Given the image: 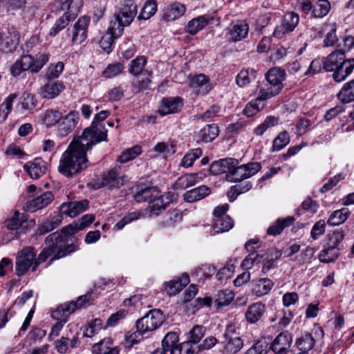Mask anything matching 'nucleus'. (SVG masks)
Instances as JSON below:
<instances>
[{
  "label": "nucleus",
  "mask_w": 354,
  "mask_h": 354,
  "mask_svg": "<svg viewBox=\"0 0 354 354\" xmlns=\"http://www.w3.org/2000/svg\"><path fill=\"white\" fill-rule=\"evenodd\" d=\"M91 130L92 129L82 132L80 136L71 142L67 149L62 153L58 171L65 177L73 178L86 169L88 166L86 151L99 143V140H93V136H95V132Z\"/></svg>",
  "instance_id": "nucleus-1"
},
{
  "label": "nucleus",
  "mask_w": 354,
  "mask_h": 354,
  "mask_svg": "<svg viewBox=\"0 0 354 354\" xmlns=\"http://www.w3.org/2000/svg\"><path fill=\"white\" fill-rule=\"evenodd\" d=\"M69 240L66 239L60 231H57L49 234L45 240L46 248H44L36 258V261L32 268L35 271L39 265L47 260L52 254H54L51 261L59 259L77 250V245L73 242L65 247V243Z\"/></svg>",
  "instance_id": "nucleus-2"
},
{
  "label": "nucleus",
  "mask_w": 354,
  "mask_h": 354,
  "mask_svg": "<svg viewBox=\"0 0 354 354\" xmlns=\"http://www.w3.org/2000/svg\"><path fill=\"white\" fill-rule=\"evenodd\" d=\"M49 56L41 53L33 57L31 55H22L11 67V74L16 77L22 72L30 70L32 73H38L48 62Z\"/></svg>",
  "instance_id": "nucleus-3"
},
{
  "label": "nucleus",
  "mask_w": 354,
  "mask_h": 354,
  "mask_svg": "<svg viewBox=\"0 0 354 354\" xmlns=\"http://www.w3.org/2000/svg\"><path fill=\"white\" fill-rule=\"evenodd\" d=\"M82 7L81 0H66L61 4V10L64 11V15L55 23L49 31V35L54 37L64 29L68 23L74 19Z\"/></svg>",
  "instance_id": "nucleus-4"
},
{
  "label": "nucleus",
  "mask_w": 354,
  "mask_h": 354,
  "mask_svg": "<svg viewBox=\"0 0 354 354\" xmlns=\"http://www.w3.org/2000/svg\"><path fill=\"white\" fill-rule=\"evenodd\" d=\"M223 354H236L244 346L240 328L234 324H228L223 334Z\"/></svg>",
  "instance_id": "nucleus-5"
},
{
  "label": "nucleus",
  "mask_w": 354,
  "mask_h": 354,
  "mask_svg": "<svg viewBox=\"0 0 354 354\" xmlns=\"http://www.w3.org/2000/svg\"><path fill=\"white\" fill-rule=\"evenodd\" d=\"M266 77L268 84L261 86L260 88L264 90L270 96L274 97L279 94L283 87V81L286 77V73L280 68L274 67L270 69Z\"/></svg>",
  "instance_id": "nucleus-6"
},
{
  "label": "nucleus",
  "mask_w": 354,
  "mask_h": 354,
  "mask_svg": "<svg viewBox=\"0 0 354 354\" xmlns=\"http://www.w3.org/2000/svg\"><path fill=\"white\" fill-rule=\"evenodd\" d=\"M164 316L159 309L150 310L136 323L137 332L144 334L157 329L164 322Z\"/></svg>",
  "instance_id": "nucleus-7"
},
{
  "label": "nucleus",
  "mask_w": 354,
  "mask_h": 354,
  "mask_svg": "<svg viewBox=\"0 0 354 354\" xmlns=\"http://www.w3.org/2000/svg\"><path fill=\"white\" fill-rule=\"evenodd\" d=\"M36 261V252L32 246H28L18 252L15 262V270L17 276H23Z\"/></svg>",
  "instance_id": "nucleus-8"
},
{
  "label": "nucleus",
  "mask_w": 354,
  "mask_h": 354,
  "mask_svg": "<svg viewBox=\"0 0 354 354\" xmlns=\"http://www.w3.org/2000/svg\"><path fill=\"white\" fill-rule=\"evenodd\" d=\"M77 304L75 303H66L59 306L52 313V317L58 322L53 326L51 330V334L55 336L59 335L64 324L68 321V316L76 310Z\"/></svg>",
  "instance_id": "nucleus-9"
},
{
  "label": "nucleus",
  "mask_w": 354,
  "mask_h": 354,
  "mask_svg": "<svg viewBox=\"0 0 354 354\" xmlns=\"http://www.w3.org/2000/svg\"><path fill=\"white\" fill-rule=\"evenodd\" d=\"M260 169L261 165L257 162H250L240 166L235 165L231 169L230 174L227 175V177L231 181L239 182L254 175Z\"/></svg>",
  "instance_id": "nucleus-10"
},
{
  "label": "nucleus",
  "mask_w": 354,
  "mask_h": 354,
  "mask_svg": "<svg viewBox=\"0 0 354 354\" xmlns=\"http://www.w3.org/2000/svg\"><path fill=\"white\" fill-rule=\"evenodd\" d=\"M299 21V16L294 12L286 13L283 18L280 25L277 26L273 32V36L276 38L281 39L287 35L291 33Z\"/></svg>",
  "instance_id": "nucleus-11"
},
{
  "label": "nucleus",
  "mask_w": 354,
  "mask_h": 354,
  "mask_svg": "<svg viewBox=\"0 0 354 354\" xmlns=\"http://www.w3.org/2000/svg\"><path fill=\"white\" fill-rule=\"evenodd\" d=\"M20 41V32L16 27L11 26L7 29V32L0 42V50L6 53L14 52Z\"/></svg>",
  "instance_id": "nucleus-12"
},
{
  "label": "nucleus",
  "mask_w": 354,
  "mask_h": 354,
  "mask_svg": "<svg viewBox=\"0 0 354 354\" xmlns=\"http://www.w3.org/2000/svg\"><path fill=\"white\" fill-rule=\"evenodd\" d=\"M109 115L110 112L109 111H101L98 113L95 114L91 125L89 127L85 129L83 132H85L88 129H92L91 131L95 132V136H93V140H99V142L101 141H106V130L104 129V127H101V126H99L97 123L104 121L109 117Z\"/></svg>",
  "instance_id": "nucleus-13"
},
{
  "label": "nucleus",
  "mask_w": 354,
  "mask_h": 354,
  "mask_svg": "<svg viewBox=\"0 0 354 354\" xmlns=\"http://www.w3.org/2000/svg\"><path fill=\"white\" fill-rule=\"evenodd\" d=\"M292 341V337L288 332H283L279 334L271 344L272 351L276 354H288L289 348Z\"/></svg>",
  "instance_id": "nucleus-14"
},
{
  "label": "nucleus",
  "mask_w": 354,
  "mask_h": 354,
  "mask_svg": "<svg viewBox=\"0 0 354 354\" xmlns=\"http://www.w3.org/2000/svg\"><path fill=\"white\" fill-rule=\"evenodd\" d=\"M189 86L197 95H207L212 89L209 78L204 74L189 76Z\"/></svg>",
  "instance_id": "nucleus-15"
},
{
  "label": "nucleus",
  "mask_w": 354,
  "mask_h": 354,
  "mask_svg": "<svg viewBox=\"0 0 354 354\" xmlns=\"http://www.w3.org/2000/svg\"><path fill=\"white\" fill-rule=\"evenodd\" d=\"M95 220V216L93 214H86L83 216L81 219L78 220L70 224L67 226H65L60 231L63 235L66 236V239L68 240L69 236H72L82 230L86 227H88L90 224H91Z\"/></svg>",
  "instance_id": "nucleus-16"
},
{
  "label": "nucleus",
  "mask_w": 354,
  "mask_h": 354,
  "mask_svg": "<svg viewBox=\"0 0 354 354\" xmlns=\"http://www.w3.org/2000/svg\"><path fill=\"white\" fill-rule=\"evenodd\" d=\"M79 120V113L75 111H72L66 115L62 117L58 128L59 136L63 137L71 133L75 128Z\"/></svg>",
  "instance_id": "nucleus-17"
},
{
  "label": "nucleus",
  "mask_w": 354,
  "mask_h": 354,
  "mask_svg": "<svg viewBox=\"0 0 354 354\" xmlns=\"http://www.w3.org/2000/svg\"><path fill=\"white\" fill-rule=\"evenodd\" d=\"M88 205V201L86 199L80 201L66 202L60 205L59 210L61 214L73 218L86 211Z\"/></svg>",
  "instance_id": "nucleus-18"
},
{
  "label": "nucleus",
  "mask_w": 354,
  "mask_h": 354,
  "mask_svg": "<svg viewBox=\"0 0 354 354\" xmlns=\"http://www.w3.org/2000/svg\"><path fill=\"white\" fill-rule=\"evenodd\" d=\"M89 24L90 18L87 16L80 17L75 24L72 37L73 44H81L86 39L87 28Z\"/></svg>",
  "instance_id": "nucleus-19"
},
{
  "label": "nucleus",
  "mask_w": 354,
  "mask_h": 354,
  "mask_svg": "<svg viewBox=\"0 0 354 354\" xmlns=\"http://www.w3.org/2000/svg\"><path fill=\"white\" fill-rule=\"evenodd\" d=\"M65 89V85L60 81L48 80L40 88V95L43 98L52 100L57 97Z\"/></svg>",
  "instance_id": "nucleus-20"
},
{
  "label": "nucleus",
  "mask_w": 354,
  "mask_h": 354,
  "mask_svg": "<svg viewBox=\"0 0 354 354\" xmlns=\"http://www.w3.org/2000/svg\"><path fill=\"white\" fill-rule=\"evenodd\" d=\"M137 14V6L132 0H127L123 6L120 9L118 12H115L114 15L118 20H121L122 23L129 26L133 21Z\"/></svg>",
  "instance_id": "nucleus-21"
},
{
  "label": "nucleus",
  "mask_w": 354,
  "mask_h": 354,
  "mask_svg": "<svg viewBox=\"0 0 354 354\" xmlns=\"http://www.w3.org/2000/svg\"><path fill=\"white\" fill-rule=\"evenodd\" d=\"M120 174V167H115L102 176L101 185L110 188L120 187L124 183V176L119 177Z\"/></svg>",
  "instance_id": "nucleus-22"
},
{
  "label": "nucleus",
  "mask_w": 354,
  "mask_h": 354,
  "mask_svg": "<svg viewBox=\"0 0 354 354\" xmlns=\"http://www.w3.org/2000/svg\"><path fill=\"white\" fill-rule=\"evenodd\" d=\"M183 106V100L179 97L163 98L158 111L162 115L175 113L180 111Z\"/></svg>",
  "instance_id": "nucleus-23"
},
{
  "label": "nucleus",
  "mask_w": 354,
  "mask_h": 354,
  "mask_svg": "<svg viewBox=\"0 0 354 354\" xmlns=\"http://www.w3.org/2000/svg\"><path fill=\"white\" fill-rule=\"evenodd\" d=\"M239 162L234 158H225L212 162L209 167V172L213 175H220L224 173L230 174L231 169Z\"/></svg>",
  "instance_id": "nucleus-24"
},
{
  "label": "nucleus",
  "mask_w": 354,
  "mask_h": 354,
  "mask_svg": "<svg viewBox=\"0 0 354 354\" xmlns=\"http://www.w3.org/2000/svg\"><path fill=\"white\" fill-rule=\"evenodd\" d=\"M172 194L167 192L165 194H160V192L157 189V195L152 196L149 201V206L152 212L158 214V212L165 209L166 207L171 202Z\"/></svg>",
  "instance_id": "nucleus-25"
},
{
  "label": "nucleus",
  "mask_w": 354,
  "mask_h": 354,
  "mask_svg": "<svg viewBox=\"0 0 354 354\" xmlns=\"http://www.w3.org/2000/svg\"><path fill=\"white\" fill-rule=\"evenodd\" d=\"M249 26L245 21H237L229 30V39L236 42L245 38L248 35Z\"/></svg>",
  "instance_id": "nucleus-26"
},
{
  "label": "nucleus",
  "mask_w": 354,
  "mask_h": 354,
  "mask_svg": "<svg viewBox=\"0 0 354 354\" xmlns=\"http://www.w3.org/2000/svg\"><path fill=\"white\" fill-rule=\"evenodd\" d=\"M346 60L344 53L342 50H337L331 53L327 57L324 59L322 61L323 68L326 71L333 72Z\"/></svg>",
  "instance_id": "nucleus-27"
},
{
  "label": "nucleus",
  "mask_w": 354,
  "mask_h": 354,
  "mask_svg": "<svg viewBox=\"0 0 354 354\" xmlns=\"http://www.w3.org/2000/svg\"><path fill=\"white\" fill-rule=\"evenodd\" d=\"M24 168L32 179L40 178L46 171V162L41 158H35L33 161L26 163Z\"/></svg>",
  "instance_id": "nucleus-28"
},
{
  "label": "nucleus",
  "mask_w": 354,
  "mask_h": 354,
  "mask_svg": "<svg viewBox=\"0 0 354 354\" xmlns=\"http://www.w3.org/2000/svg\"><path fill=\"white\" fill-rule=\"evenodd\" d=\"M185 11L186 7L184 4L174 2L165 8L162 18L167 21H172L182 17Z\"/></svg>",
  "instance_id": "nucleus-29"
},
{
  "label": "nucleus",
  "mask_w": 354,
  "mask_h": 354,
  "mask_svg": "<svg viewBox=\"0 0 354 354\" xmlns=\"http://www.w3.org/2000/svg\"><path fill=\"white\" fill-rule=\"evenodd\" d=\"M54 198L51 192H45L28 202V208L30 212H35L50 204Z\"/></svg>",
  "instance_id": "nucleus-30"
},
{
  "label": "nucleus",
  "mask_w": 354,
  "mask_h": 354,
  "mask_svg": "<svg viewBox=\"0 0 354 354\" xmlns=\"http://www.w3.org/2000/svg\"><path fill=\"white\" fill-rule=\"evenodd\" d=\"M354 68V59H348L341 64L338 68L333 71V77L336 82H340L353 72Z\"/></svg>",
  "instance_id": "nucleus-31"
},
{
  "label": "nucleus",
  "mask_w": 354,
  "mask_h": 354,
  "mask_svg": "<svg viewBox=\"0 0 354 354\" xmlns=\"http://www.w3.org/2000/svg\"><path fill=\"white\" fill-rule=\"evenodd\" d=\"M211 193V189L206 185H201L196 188L187 191L184 195V200L187 203H194L201 200Z\"/></svg>",
  "instance_id": "nucleus-32"
},
{
  "label": "nucleus",
  "mask_w": 354,
  "mask_h": 354,
  "mask_svg": "<svg viewBox=\"0 0 354 354\" xmlns=\"http://www.w3.org/2000/svg\"><path fill=\"white\" fill-rule=\"evenodd\" d=\"M209 22V19L205 15H201L190 20L185 27V31L191 35H195L203 29Z\"/></svg>",
  "instance_id": "nucleus-33"
},
{
  "label": "nucleus",
  "mask_w": 354,
  "mask_h": 354,
  "mask_svg": "<svg viewBox=\"0 0 354 354\" xmlns=\"http://www.w3.org/2000/svg\"><path fill=\"white\" fill-rule=\"evenodd\" d=\"M263 255L265 256L262 259V261H264V263L261 272L263 274H267L270 269L274 267V263L281 257V252L275 248H271L268 250Z\"/></svg>",
  "instance_id": "nucleus-34"
},
{
  "label": "nucleus",
  "mask_w": 354,
  "mask_h": 354,
  "mask_svg": "<svg viewBox=\"0 0 354 354\" xmlns=\"http://www.w3.org/2000/svg\"><path fill=\"white\" fill-rule=\"evenodd\" d=\"M274 286L273 282L268 278H261L253 281L252 292L255 296L260 297L270 292Z\"/></svg>",
  "instance_id": "nucleus-35"
},
{
  "label": "nucleus",
  "mask_w": 354,
  "mask_h": 354,
  "mask_svg": "<svg viewBox=\"0 0 354 354\" xmlns=\"http://www.w3.org/2000/svg\"><path fill=\"white\" fill-rule=\"evenodd\" d=\"M266 311V306L261 302L250 306L245 313L247 321L251 324L257 322Z\"/></svg>",
  "instance_id": "nucleus-36"
},
{
  "label": "nucleus",
  "mask_w": 354,
  "mask_h": 354,
  "mask_svg": "<svg viewBox=\"0 0 354 354\" xmlns=\"http://www.w3.org/2000/svg\"><path fill=\"white\" fill-rule=\"evenodd\" d=\"M62 223V216L57 215L50 216L44 220L37 227V233L39 234H47L55 228L58 227Z\"/></svg>",
  "instance_id": "nucleus-37"
},
{
  "label": "nucleus",
  "mask_w": 354,
  "mask_h": 354,
  "mask_svg": "<svg viewBox=\"0 0 354 354\" xmlns=\"http://www.w3.org/2000/svg\"><path fill=\"white\" fill-rule=\"evenodd\" d=\"M295 221V218L293 216L279 218L268 228L267 234L272 236L280 234L286 227L292 225Z\"/></svg>",
  "instance_id": "nucleus-38"
},
{
  "label": "nucleus",
  "mask_w": 354,
  "mask_h": 354,
  "mask_svg": "<svg viewBox=\"0 0 354 354\" xmlns=\"http://www.w3.org/2000/svg\"><path fill=\"white\" fill-rule=\"evenodd\" d=\"M218 135V129L216 124H207L201 129L198 133L197 142H209L214 140Z\"/></svg>",
  "instance_id": "nucleus-39"
},
{
  "label": "nucleus",
  "mask_w": 354,
  "mask_h": 354,
  "mask_svg": "<svg viewBox=\"0 0 354 354\" xmlns=\"http://www.w3.org/2000/svg\"><path fill=\"white\" fill-rule=\"evenodd\" d=\"M234 226L232 218L228 216L214 218L212 229L214 234L228 232Z\"/></svg>",
  "instance_id": "nucleus-40"
},
{
  "label": "nucleus",
  "mask_w": 354,
  "mask_h": 354,
  "mask_svg": "<svg viewBox=\"0 0 354 354\" xmlns=\"http://www.w3.org/2000/svg\"><path fill=\"white\" fill-rule=\"evenodd\" d=\"M93 352L95 354H118L119 351L113 346L110 339H104L93 346Z\"/></svg>",
  "instance_id": "nucleus-41"
},
{
  "label": "nucleus",
  "mask_w": 354,
  "mask_h": 354,
  "mask_svg": "<svg viewBox=\"0 0 354 354\" xmlns=\"http://www.w3.org/2000/svg\"><path fill=\"white\" fill-rule=\"evenodd\" d=\"M37 104V100L34 95L25 93L20 97L19 103L16 106V111L22 113L24 111L32 110Z\"/></svg>",
  "instance_id": "nucleus-42"
},
{
  "label": "nucleus",
  "mask_w": 354,
  "mask_h": 354,
  "mask_svg": "<svg viewBox=\"0 0 354 354\" xmlns=\"http://www.w3.org/2000/svg\"><path fill=\"white\" fill-rule=\"evenodd\" d=\"M337 98L342 103H349L354 101V80L344 84L337 94Z\"/></svg>",
  "instance_id": "nucleus-43"
},
{
  "label": "nucleus",
  "mask_w": 354,
  "mask_h": 354,
  "mask_svg": "<svg viewBox=\"0 0 354 354\" xmlns=\"http://www.w3.org/2000/svg\"><path fill=\"white\" fill-rule=\"evenodd\" d=\"M339 255V249L328 245L327 248H324L319 252L318 259L321 263H329L335 262Z\"/></svg>",
  "instance_id": "nucleus-44"
},
{
  "label": "nucleus",
  "mask_w": 354,
  "mask_h": 354,
  "mask_svg": "<svg viewBox=\"0 0 354 354\" xmlns=\"http://www.w3.org/2000/svg\"><path fill=\"white\" fill-rule=\"evenodd\" d=\"M295 344L302 352H308L311 350L315 344V339L309 333H304L296 339Z\"/></svg>",
  "instance_id": "nucleus-45"
},
{
  "label": "nucleus",
  "mask_w": 354,
  "mask_h": 354,
  "mask_svg": "<svg viewBox=\"0 0 354 354\" xmlns=\"http://www.w3.org/2000/svg\"><path fill=\"white\" fill-rule=\"evenodd\" d=\"M330 10V3L328 0H318L313 5L312 17L322 18L328 15Z\"/></svg>",
  "instance_id": "nucleus-46"
},
{
  "label": "nucleus",
  "mask_w": 354,
  "mask_h": 354,
  "mask_svg": "<svg viewBox=\"0 0 354 354\" xmlns=\"http://www.w3.org/2000/svg\"><path fill=\"white\" fill-rule=\"evenodd\" d=\"M323 32H327L326 37L324 39V43L326 46H333L337 41L336 35V25L334 23H325L322 28Z\"/></svg>",
  "instance_id": "nucleus-47"
},
{
  "label": "nucleus",
  "mask_w": 354,
  "mask_h": 354,
  "mask_svg": "<svg viewBox=\"0 0 354 354\" xmlns=\"http://www.w3.org/2000/svg\"><path fill=\"white\" fill-rule=\"evenodd\" d=\"M349 214L350 212L347 208L335 210L330 216L328 224L332 226L339 225L346 221Z\"/></svg>",
  "instance_id": "nucleus-48"
},
{
  "label": "nucleus",
  "mask_w": 354,
  "mask_h": 354,
  "mask_svg": "<svg viewBox=\"0 0 354 354\" xmlns=\"http://www.w3.org/2000/svg\"><path fill=\"white\" fill-rule=\"evenodd\" d=\"M196 174H189L179 177L174 185L175 189H185L196 183Z\"/></svg>",
  "instance_id": "nucleus-49"
},
{
  "label": "nucleus",
  "mask_w": 354,
  "mask_h": 354,
  "mask_svg": "<svg viewBox=\"0 0 354 354\" xmlns=\"http://www.w3.org/2000/svg\"><path fill=\"white\" fill-rule=\"evenodd\" d=\"M257 71L252 68H247L241 71L236 76V82L243 87L256 78Z\"/></svg>",
  "instance_id": "nucleus-50"
},
{
  "label": "nucleus",
  "mask_w": 354,
  "mask_h": 354,
  "mask_svg": "<svg viewBox=\"0 0 354 354\" xmlns=\"http://www.w3.org/2000/svg\"><path fill=\"white\" fill-rule=\"evenodd\" d=\"M17 98L16 93L9 95L3 102L0 104V124L4 122L10 113L14 100Z\"/></svg>",
  "instance_id": "nucleus-51"
},
{
  "label": "nucleus",
  "mask_w": 354,
  "mask_h": 354,
  "mask_svg": "<svg viewBox=\"0 0 354 354\" xmlns=\"http://www.w3.org/2000/svg\"><path fill=\"white\" fill-rule=\"evenodd\" d=\"M198 351V346L194 345L189 341H185L173 348L171 354H197Z\"/></svg>",
  "instance_id": "nucleus-52"
},
{
  "label": "nucleus",
  "mask_w": 354,
  "mask_h": 354,
  "mask_svg": "<svg viewBox=\"0 0 354 354\" xmlns=\"http://www.w3.org/2000/svg\"><path fill=\"white\" fill-rule=\"evenodd\" d=\"M157 195V188L155 187H148L138 190L133 196L134 199L138 203L149 201L152 196Z\"/></svg>",
  "instance_id": "nucleus-53"
},
{
  "label": "nucleus",
  "mask_w": 354,
  "mask_h": 354,
  "mask_svg": "<svg viewBox=\"0 0 354 354\" xmlns=\"http://www.w3.org/2000/svg\"><path fill=\"white\" fill-rule=\"evenodd\" d=\"M273 97L272 96H270L268 93L264 91L259 88V91L258 93V96L255 100H252L248 104L251 106V107L254 108L256 111L258 113L259 111L262 110L266 106V102L268 100Z\"/></svg>",
  "instance_id": "nucleus-54"
},
{
  "label": "nucleus",
  "mask_w": 354,
  "mask_h": 354,
  "mask_svg": "<svg viewBox=\"0 0 354 354\" xmlns=\"http://www.w3.org/2000/svg\"><path fill=\"white\" fill-rule=\"evenodd\" d=\"M234 294L229 289H224L217 292L215 302L218 307L225 306L230 304L234 299Z\"/></svg>",
  "instance_id": "nucleus-55"
},
{
  "label": "nucleus",
  "mask_w": 354,
  "mask_h": 354,
  "mask_svg": "<svg viewBox=\"0 0 354 354\" xmlns=\"http://www.w3.org/2000/svg\"><path fill=\"white\" fill-rule=\"evenodd\" d=\"M202 153L203 152L201 148L190 150L183 158L180 165L185 168L192 167L195 160L202 156Z\"/></svg>",
  "instance_id": "nucleus-56"
},
{
  "label": "nucleus",
  "mask_w": 354,
  "mask_h": 354,
  "mask_svg": "<svg viewBox=\"0 0 354 354\" xmlns=\"http://www.w3.org/2000/svg\"><path fill=\"white\" fill-rule=\"evenodd\" d=\"M178 340L179 337L177 333L169 332L166 334L162 340V348L167 352L170 351L171 354V351L177 346Z\"/></svg>",
  "instance_id": "nucleus-57"
},
{
  "label": "nucleus",
  "mask_w": 354,
  "mask_h": 354,
  "mask_svg": "<svg viewBox=\"0 0 354 354\" xmlns=\"http://www.w3.org/2000/svg\"><path fill=\"white\" fill-rule=\"evenodd\" d=\"M142 153V148L139 145H135L131 148L124 151L118 157V160L121 163L127 162L133 160Z\"/></svg>",
  "instance_id": "nucleus-58"
},
{
  "label": "nucleus",
  "mask_w": 354,
  "mask_h": 354,
  "mask_svg": "<svg viewBox=\"0 0 354 354\" xmlns=\"http://www.w3.org/2000/svg\"><path fill=\"white\" fill-rule=\"evenodd\" d=\"M62 118V113L59 111L48 109L44 115L43 121L47 127H51L58 123Z\"/></svg>",
  "instance_id": "nucleus-59"
},
{
  "label": "nucleus",
  "mask_w": 354,
  "mask_h": 354,
  "mask_svg": "<svg viewBox=\"0 0 354 354\" xmlns=\"http://www.w3.org/2000/svg\"><path fill=\"white\" fill-rule=\"evenodd\" d=\"M265 255L263 254H257L251 252L248 255L245 259L243 261L241 266L245 270L251 269L254 265H257L262 262V259Z\"/></svg>",
  "instance_id": "nucleus-60"
},
{
  "label": "nucleus",
  "mask_w": 354,
  "mask_h": 354,
  "mask_svg": "<svg viewBox=\"0 0 354 354\" xmlns=\"http://www.w3.org/2000/svg\"><path fill=\"white\" fill-rule=\"evenodd\" d=\"M64 64L62 62H58L55 64H50L46 72V78L48 80H53L58 78L62 73Z\"/></svg>",
  "instance_id": "nucleus-61"
},
{
  "label": "nucleus",
  "mask_w": 354,
  "mask_h": 354,
  "mask_svg": "<svg viewBox=\"0 0 354 354\" xmlns=\"http://www.w3.org/2000/svg\"><path fill=\"white\" fill-rule=\"evenodd\" d=\"M122 22L121 20H118L117 17L113 15V19L110 21L106 30L113 35L115 37H120L123 33L124 28L128 26Z\"/></svg>",
  "instance_id": "nucleus-62"
},
{
  "label": "nucleus",
  "mask_w": 354,
  "mask_h": 354,
  "mask_svg": "<svg viewBox=\"0 0 354 354\" xmlns=\"http://www.w3.org/2000/svg\"><path fill=\"white\" fill-rule=\"evenodd\" d=\"M146 63L147 59L144 56L137 57L131 62L129 71L134 75H138L142 72Z\"/></svg>",
  "instance_id": "nucleus-63"
},
{
  "label": "nucleus",
  "mask_w": 354,
  "mask_h": 354,
  "mask_svg": "<svg viewBox=\"0 0 354 354\" xmlns=\"http://www.w3.org/2000/svg\"><path fill=\"white\" fill-rule=\"evenodd\" d=\"M157 11V5L154 1L148 0L143 6L139 16L140 19H148Z\"/></svg>",
  "instance_id": "nucleus-64"
}]
</instances>
